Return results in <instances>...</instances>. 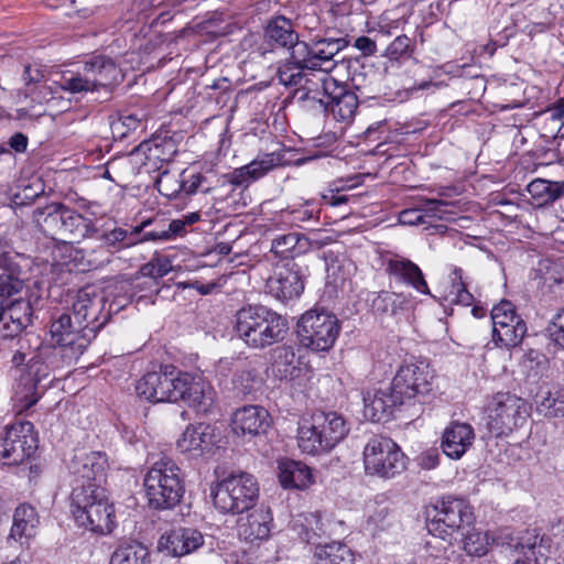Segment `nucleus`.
<instances>
[{
	"label": "nucleus",
	"mask_w": 564,
	"mask_h": 564,
	"mask_svg": "<svg viewBox=\"0 0 564 564\" xmlns=\"http://www.w3.org/2000/svg\"><path fill=\"white\" fill-rule=\"evenodd\" d=\"M83 354L52 341L41 345L30 358L25 352L17 350L11 358V364L19 372L17 386L19 400L25 402L26 408L34 405L47 388V384L42 382L50 377L51 371L70 365Z\"/></svg>",
	"instance_id": "f257e3e1"
},
{
	"label": "nucleus",
	"mask_w": 564,
	"mask_h": 564,
	"mask_svg": "<svg viewBox=\"0 0 564 564\" xmlns=\"http://www.w3.org/2000/svg\"><path fill=\"white\" fill-rule=\"evenodd\" d=\"M235 330L245 344L264 349L284 339L289 330L286 318L264 305H246L235 315Z\"/></svg>",
	"instance_id": "f03ea898"
},
{
	"label": "nucleus",
	"mask_w": 564,
	"mask_h": 564,
	"mask_svg": "<svg viewBox=\"0 0 564 564\" xmlns=\"http://www.w3.org/2000/svg\"><path fill=\"white\" fill-rule=\"evenodd\" d=\"M143 487L149 508L156 511L174 509L185 494L181 468L167 456L161 457L148 469Z\"/></svg>",
	"instance_id": "7ed1b4c3"
},
{
	"label": "nucleus",
	"mask_w": 564,
	"mask_h": 564,
	"mask_svg": "<svg viewBox=\"0 0 564 564\" xmlns=\"http://www.w3.org/2000/svg\"><path fill=\"white\" fill-rule=\"evenodd\" d=\"M151 224H154L151 220H144L139 226L133 227L131 230H127L120 227H115L112 229L99 228L93 221V229L96 232L87 234L86 238H95L98 241L102 242V245L98 248V250H91L90 257L97 253L100 257H94L87 259L85 263L84 250L75 248L70 243H65L64 249L68 252L69 261H65L66 264L74 262V267L78 268L82 271L98 269L110 262L111 251L108 248L121 249L133 246L138 242H143L142 235L145 231L147 227Z\"/></svg>",
	"instance_id": "20e7f679"
},
{
	"label": "nucleus",
	"mask_w": 564,
	"mask_h": 564,
	"mask_svg": "<svg viewBox=\"0 0 564 564\" xmlns=\"http://www.w3.org/2000/svg\"><path fill=\"white\" fill-rule=\"evenodd\" d=\"M214 507L224 514H241L252 510L259 499V484L253 475L231 473L210 488Z\"/></svg>",
	"instance_id": "39448f33"
},
{
	"label": "nucleus",
	"mask_w": 564,
	"mask_h": 564,
	"mask_svg": "<svg viewBox=\"0 0 564 564\" xmlns=\"http://www.w3.org/2000/svg\"><path fill=\"white\" fill-rule=\"evenodd\" d=\"M349 432V425L336 412H315L310 424L299 429V446L302 452L318 455L333 449Z\"/></svg>",
	"instance_id": "423d86ee"
},
{
	"label": "nucleus",
	"mask_w": 564,
	"mask_h": 564,
	"mask_svg": "<svg viewBox=\"0 0 564 564\" xmlns=\"http://www.w3.org/2000/svg\"><path fill=\"white\" fill-rule=\"evenodd\" d=\"M424 514L429 533L442 540H447L475 520L469 502L452 495L440 497L427 505Z\"/></svg>",
	"instance_id": "0eeeda50"
},
{
	"label": "nucleus",
	"mask_w": 564,
	"mask_h": 564,
	"mask_svg": "<svg viewBox=\"0 0 564 564\" xmlns=\"http://www.w3.org/2000/svg\"><path fill=\"white\" fill-rule=\"evenodd\" d=\"M33 220L40 230L52 239L86 238L87 234L96 232L93 220L78 214L62 203L47 204L33 212Z\"/></svg>",
	"instance_id": "6e6552de"
},
{
	"label": "nucleus",
	"mask_w": 564,
	"mask_h": 564,
	"mask_svg": "<svg viewBox=\"0 0 564 564\" xmlns=\"http://www.w3.org/2000/svg\"><path fill=\"white\" fill-rule=\"evenodd\" d=\"M528 401L510 391L495 393L487 404V430L494 437L511 434L530 416Z\"/></svg>",
	"instance_id": "1a4fd4ad"
},
{
	"label": "nucleus",
	"mask_w": 564,
	"mask_h": 564,
	"mask_svg": "<svg viewBox=\"0 0 564 564\" xmlns=\"http://www.w3.org/2000/svg\"><path fill=\"white\" fill-rule=\"evenodd\" d=\"M122 78L120 67L111 57L94 55L84 63L82 70L63 77L62 88L72 94L109 89L121 83Z\"/></svg>",
	"instance_id": "9d476101"
},
{
	"label": "nucleus",
	"mask_w": 564,
	"mask_h": 564,
	"mask_svg": "<svg viewBox=\"0 0 564 564\" xmlns=\"http://www.w3.org/2000/svg\"><path fill=\"white\" fill-rule=\"evenodd\" d=\"M434 371L423 360L403 362L397 370L390 386L405 408L425 403L433 391Z\"/></svg>",
	"instance_id": "9b49d317"
},
{
	"label": "nucleus",
	"mask_w": 564,
	"mask_h": 564,
	"mask_svg": "<svg viewBox=\"0 0 564 564\" xmlns=\"http://www.w3.org/2000/svg\"><path fill=\"white\" fill-rule=\"evenodd\" d=\"M365 471L371 476L393 478L406 467V457L391 438L373 435L364 448Z\"/></svg>",
	"instance_id": "f8f14e48"
},
{
	"label": "nucleus",
	"mask_w": 564,
	"mask_h": 564,
	"mask_svg": "<svg viewBox=\"0 0 564 564\" xmlns=\"http://www.w3.org/2000/svg\"><path fill=\"white\" fill-rule=\"evenodd\" d=\"M339 332L340 324L336 315L324 310H311L297 323L300 343L314 351L329 350Z\"/></svg>",
	"instance_id": "ddd939ff"
},
{
	"label": "nucleus",
	"mask_w": 564,
	"mask_h": 564,
	"mask_svg": "<svg viewBox=\"0 0 564 564\" xmlns=\"http://www.w3.org/2000/svg\"><path fill=\"white\" fill-rule=\"evenodd\" d=\"M262 39L270 52L284 51L297 62L308 56V43L300 39L296 23L282 14L267 19Z\"/></svg>",
	"instance_id": "4468645a"
},
{
	"label": "nucleus",
	"mask_w": 564,
	"mask_h": 564,
	"mask_svg": "<svg viewBox=\"0 0 564 564\" xmlns=\"http://www.w3.org/2000/svg\"><path fill=\"white\" fill-rule=\"evenodd\" d=\"M106 305V296L90 286L80 289L73 302L72 313L74 318L80 322L85 336L90 341L111 317L112 305H109L108 308Z\"/></svg>",
	"instance_id": "2eb2a0df"
},
{
	"label": "nucleus",
	"mask_w": 564,
	"mask_h": 564,
	"mask_svg": "<svg viewBox=\"0 0 564 564\" xmlns=\"http://www.w3.org/2000/svg\"><path fill=\"white\" fill-rule=\"evenodd\" d=\"M37 434L29 421L17 422L0 434V460L4 465H20L37 449Z\"/></svg>",
	"instance_id": "dca6fc26"
},
{
	"label": "nucleus",
	"mask_w": 564,
	"mask_h": 564,
	"mask_svg": "<svg viewBox=\"0 0 564 564\" xmlns=\"http://www.w3.org/2000/svg\"><path fill=\"white\" fill-rule=\"evenodd\" d=\"M181 371L173 366L143 375L135 383V394L150 403L177 402Z\"/></svg>",
	"instance_id": "f3484780"
},
{
	"label": "nucleus",
	"mask_w": 564,
	"mask_h": 564,
	"mask_svg": "<svg viewBox=\"0 0 564 564\" xmlns=\"http://www.w3.org/2000/svg\"><path fill=\"white\" fill-rule=\"evenodd\" d=\"M302 98L319 102L325 110H330L343 121L352 118L358 108L356 94L333 77L322 80V90H310Z\"/></svg>",
	"instance_id": "a211bd4d"
},
{
	"label": "nucleus",
	"mask_w": 564,
	"mask_h": 564,
	"mask_svg": "<svg viewBox=\"0 0 564 564\" xmlns=\"http://www.w3.org/2000/svg\"><path fill=\"white\" fill-rule=\"evenodd\" d=\"M492 338L498 346L513 348L521 344L527 334V324L517 314L514 305L502 300L491 310Z\"/></svg>",
	"instance_id": "6ab92c4d"
},
{
	"label": "nucleus",
	"mask_w": 564,
	"mask_h": 564,
	"mask_svg": "<svg viewBox=\"0 0 564 564\" xmlns=\"http://www.w3.org/2000/svg\"><path fill=\"white\" fill-rule=\"evenodd\" d=\"M308 267L301 261H285L276 264L268 279L269 292L281 301L299 297L305 288Z\"/></svg>",
	"instance_id": "aec40b11"
},
{
	"label": "nucleus",
	"mask_w": 564,
	"mask_h": 564,
	"mask_svg": "<svg viewBox=\"0 0 564 564\" xmlns=\"http://www.w3.org/2000/svg\"><path fill=\"white\" fill-rule=\"evenodd\" d=\"M177 402L184 401L197 413L207 414L215 408L216 391L203 376L181 371Z\"/></svg>",
	"instance_id": "412c9836"
},
{
	"label": "nucleus",
	"mask_w": 564,
	"mask_h": 564,
	"mask_svg": "<svg viewBox=\"0 0 564 564\" xmlns=\"http://www.w3.org/2000/svg\"><path fill=\"white\" fill-rule=\"evenodd\" d=\"M204 544V535L195 528L176 527L165 531L158 541V551L166 556L181 557Z\"/></svg>",
	"instance_id": "4be33fe9"
},
{
	"label": "nucleus",
	"mask_w": 564,
	"mask_h": 564,
	"mask_svg": "<svg viewBox=\"0 0 564 564\" xmlns=\"http://www.w3.org/2000/svg\"><path fill=\"white\" fill-rule=\"evenodd\" d=\"M50 337L54 344L67 346L70 349L83 352L90 344L89 338L85 336L80 322L74 318L73 313L68 312H62L52 317Z\"/></svg>",
	"instance_id": "5701e85b"
},
{
	"label": "nucleus",
	"mask_w": 564,
	"mask_h": 564,
	"mask_svg": "<svg viewBox=\"0 0 564 564\" xmlns=\"http://www.w3.org/2000/svg\"><path fill=\"white\" fill-rule=\"evenodd\" d=\"M42 300L40 282L35 281L33 289L28 288L24 296L18 299L2 297L0 311L26 329L33 326L36 318L35 312L40 307Z\"/></svg>",
	"instance_id": "b1692460"
},
{
	"label": "nucleus",
	"mask_w": 564,
	"mask_h": 564,
	"mask_svg": "<svg viewBox=\"0 0 564 564\" xmlns=\"http://www.w3.org/2000/svg\"><path fill=\"white\" fill-rule=\"evenodd\" d=\"M107 467V456L101 452L76 454L68 464V470L74 476L73 485L105 482Z\"/></svg>",
	"instance_id": "393cba45"
},
{
	"label": "nucleus",
	"mask_w": 564,
	"mask_h": 564,
	"mask_svg": "<svg viewBox=\"0 0 564 564\" xmlns=\"http://www.w3.org/2000/svg\"><path fill=\"white\" fill-rule=\"evenodd\" d=\"M395 395L392 387L379 389L364 394V416L371 422H388L394 413L404 409L402 401Z\"/></svg>",
	"instance_id": "a878e982"
},
{
	"label": "nucleus",
	"mask_w": 564,
	"mask_h": 564,
	"mask_svg": "<svg viewBox=\"0 0 564 564\" xmlns=\"http://www.w3.org/2000/svg\"><path fill=\"white\" fill-rule=\"evenodd\" d=\"M74 518L80 527L99 534L111 533L116 527L115 507L109 497L98 498L95 505L88 506L86 511H77Z\"/></svg>",
	"instance_id": "bb28decb"
},
{
	"label": "nucleus",
	"mask_w": 564,
	"mask_h": 564,
	"mask_svg": "<svg viewBox=\"0 0 564 564\" xmlns=\"http://www.w3.org/2000/svg\"><path fill=\"white\" fill-rule=\"evenodd\" d=\"M271 416L262 406L245 405L236 410L231 417V429L236 435L257 436L267 433Z\"/></svg>",
	"instance_id": "cd10ccee"
},
{
	"label": "nucleus",
	"mask_w": 564,
	"mask_h": 564,
	"mask_svg": "<svg viewBox=\"0 0 564 564\" xmlns=\"http://www.w3.org/2000/svg\"><path fill=\"white\" fill-rule=\"evenodd\" d=\"M216 441L215 426L202 422L196 425H188L177 441L176 446L182 453L204 456L213 452Z\"/></svg>",
	"instance_id": "c85d7f7f"
},
{
	"label": "nucleus",
	"mask_w": 564,
	"mask_h": 564,
	"mask_svg": "<svg viewBox=\"0 0 564 564\" xmlns=\"http://www.w3.org/2000/svg\"><path fill=\"white\" fill-rule=\"evenodd\" d=\"M387 273L399 283L413 288L422 294H430V289L420 267L403 257L391 258L386 262Z\"/></svg>",
	"instance_id": "c756f323"
},
{
	"label": "nucleus",
	"mask_w": 564,
	"mask_h": 564,
	"mask_svg": "<svg viewBox=\"0 0 564 564\" xmlns=\"http://www.w3.org/2000/svg\"><path fill=\"white\" fill-rule=\"evenodd\" d=\"M348 45L345 37L315 36L308 44V61L316 64V69H332L336 55Z\"/></svg>",
	"instance_id": "7c9ffc66"
},
{
	"label": "nucleus",
	"mask_w": 564,
	"mask_h": 564,
	"mask_svg": "<svg viewBox=\"0 0 564 564\" xmlns=\"http://www.w3.org/2000/svg\"><path fill=\"white\" fill-rule=\"evenodd\" d=\"M19 254L0 252V297H12L24 288L23 270Z\"/></svg>",
	"instance_id": "2f4dec72"
},
{
	"label": "nucleus",
	"mask_w": 564,
	"mask_h": 564,
	"mask_svg": "<svg viewBox=\"0 0 564 564\" xmlns=\"http://www.w3.org/2000/svg\"><path fill=\"white\" fill-rule=\"evenodd\" d=\"M474 437V430L469 424L454 422L443 433L442 451L449 458L458 459L471 446Z\"/></svg>",
	"instance_id": "473e14b6"
},
{
	"label": "nucleus",
	"mask_w": 564,
	"mask_h": 564,
	"mask_svg": "<svg viewBox=\"0 0 564 564\" xmlns=\"http://www.w3.org/2000/svg\"><path fill=\"white\" fill-rule=\"evenodd\" d=\"M376 316L401 318L411 308V299L403 293L381 291L368 300Z\"/></svg>",
	"instance_id": "72a5a7b5"
},
{
	"label": "nucleus",
	"mask_w": 564,
	"mask_h": 564,
	"mask_svg": "<svg viewBox=\"0 0 564 564\" xmlns=\"http://www.w3.org/2000/svg\"><path fill=\"white\" fill-rule=\"evenodd\" d=\"M311 249L310 239L301 232H289L276 236L272 239L270 251L274 257L285 261H296L295 259L305 254Z\"/></svg>",
	"instance_id": "f704fd0d"
},
{
	"label": "nucleus",
	"mask_w": 564,
	"mask_h": 564,
	"mask_svg": "<svg viewBox=\"0 0 564 564\" xmlns=\"http://www.w3.org/2000/svg\"><path fill=\"white\" fill-rule=\"evenodd\" d=\"M271 373L279 380H294L301 375L300 361L292 346L282 345L271 350Z\"/></svg>",
	"instance_id": "c9c22d12"
},
{
	"label": "nucleus",
	"mask_w": 564,
	"mask_h": 564,
	"mask_svg": "<svg viewBox=\"0 0 564 564\" xmlns=\"http://www.w3.org/2000/svg\"><path fill=\"white\" fill-rule=\"evenodd\" d=\"M273 517L270 508L260 507L248 512L246 521L239 524V532L246 540H265L270 536Z\"/></svg>",
	"instance_id": "e433bc0d"
},
{
	"label": "nucleus",
	"mask_w": 564,
	"mask_h": 564,
	"mask_svg": "<svg viewBox=\"0 0 564 564\" xmlns=\"http://www.w3.org/2000/svg\"><path fill=\"white\" fill-rule=\"evenodd\" d=\"M139 149L144 152L149 161L171 162L178 152V145L170 131L155 133L149 141L140 143Z\"/></svg>",
	"instance_id": "4c0bfd02"
},
{
	"label": "nucleus",
	"mask_w": 564,
	"mask_h": 564,
	"mask_svg": "<svg viewBox=\"0 0 564 564\" xmlns=\"http://www.w3.org/2000/svg\"><path fill=\"white\" fill-rule=\"evenodd\" d=\"M278 477L281 486L285 489H304L314 481L307 465L290 459L279 463Z\"/></svg>",
	"instance_id": "58836bf2"
},
{
	"label": "nucleus",
	"mask_w": 564,
	"mask_h": 564,
	"mask_svg": "<svg viewBox=\"0 0 564 564\" xmlns=\"http://www.w3.org/2000/svg\"><path fill=\"white\" fill-rule=\"evenodd\" d=\"M306 542L315 545L316 564H352L354 554L350 549L339 542L323 544L314 536H307Z\"/></svg>",
	"instance_id": "ea45409f"
},
{
	"label": "nucleus",
	"mask_w": 564,
	"mask_h": 564,
	"mask_svg": "<svg viewBox=\"0 0 564 564\" xmlns=\"http://www.w3.org/2000/svg\"><path fill=\"white\" fill-rule=\"evenodd\" d=\"M37 524L36 510L31 505L22 503L14 510L13 523L8 539L19 541L22 538H31L35 534Z\"/></svg>",
	"instance_id": "a19ab883"
},
{
	"label": "nucleus",
	"mask_w": 564,
	"mask_h": 564,
	"mask_svg": "<svg viewBox=\"0 0 564 564\" xmlns=\"http://www.w3.org/2000/svg\"><path fill=\"white\" fill-rule=\"evenodd\" d=\"M104 482H91V485H73L70 492L72 513L75 517L77 511H86L88 506L95 505L98 498L107 499L108 491L102 487Z\"/></svg>",
	"instance_id": "79ce46f5"
},
{
	"label": "nucleus",
	"mask_w": 564,
	"mask_h": 564,
	"mask_svg": "<svg viewBox=\"0 0 564 564\" xmlns=\"http://www.w3.org/2000/svg\"><path fill=\"white\" fill-rule=\"evenodd\" d=\"M151 555L148 547L137 541L121 542L110 557V564H150Z\"/></svg>",
	"instance_id": "37998d69"
},
{
	"label": "nucleus",
	"mask_w": 564,
	"mask_h": 564,
	"mask_svg": "<svg viewBox=\"0 0 564 564\" xmlns=\"http://www.w3.org/2000/svg\"><path fill=\"white\" fill-rule=\"evenodd\" d=\"M273 159L267 156L263 160H254L251 163L236 169L232 172L225 175L227 181L235 186H242L249 181H256L267 174L274 167Z\"/></svg>",
	"instance_id": "c03bdc74"
},
{
	"label": "nucleus",
	"mask_w": 564,
	"mask_h": 564,
	"mask_svg": "<svg viewBox=\"0 0 564 564\" xmlns=\"http://www.w3.org/2000/svg\"><path fill=\"white\" fill-rule=\"evenodd\" d=\"M308 56H304L302 61H294L292 55L279 67L276 76L279 82L286 87L301 86L304 78V70H316V64H312Z\"/></svg>",
	"instance_id": "a18cd8bd"
},
{
	"label": "nucleus",
	"mask_w": 564,
	"mask_h": 564,
	"mask_svg": "<svg viewBox=\"0 0 564 564\" xmlns=\"http://www.w3.org/2000/svg\"><path fill=\"white\" fill-rule=\"evenodd\" d=\"M533 402L536 412L544 417H564V394L561 391L541 389L534 395Z\"/></svg>",
	"instance_id": "49530a36"
},
{
	"label": "nucleus",
	"mask_w": 564,
	"mask_h": 564,
	"mask_svg": "<svg viewBox=\"0 0 564 564\" xmlns=\"http://www.w3.org/2000/svg\"><path fill=\"white\" fill-rule=\"evenodd\" d=\"M531 197L539 206L553 204L564 196V183L536 178L527 187Z\"/></svg>",
	"instance_id": "de8ad7c7"
},
{
	"label": "nucleus",
	"mask_w": 564,
	"mask_h": 564,
	"mask_svg": "<svg viewBox=\"0 0 564 564\" xmlns=\"http://www.w3.org/2000/svg\"><path fill=\"white\" fill-rule=\"evenodd\" d=\"M415 51V42L408 35L397 36L386 48L384 56L390 62L402 63L412 58Z\"/></svg>",
	"instance_id": "09e8293b"
},
{
	"label": "nucleus",
	"mask_w": 564,
	"mask_h": 564,
	"mask_svg": "<svg viewBox=\"0 0 564 564\" xmlns=\"http://www.w3.org/2000/svg\"><path fill=\"white\" fill-rule=\"evenodd\" d=\"M142 128V118L137 113L128 111L121 112L119 117L110 122V129L113 138L123 140L131 132Z\"/></svg>",
	"instance_id": "8fccbe9b"
},
{
	"label": "nucleus",
	"mask_w": 564,
	"mask_h": 564,
	"mask_svg": "<svg viewBox=\"0 0 564 564\" xmlns=\"http://www.w3.org/2000/svg\"><path fill=\"white\" fill-rule=\"evenodd\" d=\"M490 544L491 538L487 532L473 529L466 533L463 549L470 556L481 557L488 553Z\"/></svg>",
	"instance_id": "3c124183"
},
{
	"label": "nucleus",
	"mask_w": 564,
	"mask_h": 564,
	"mask_svg": "<svg viewBox=\"0 0 564 564\" xmlns=\"http://www.w3.org/2000/svg\"><path fill=\"white\" fill-rule=\"evenodd\" d=\"M187 232L184 221L180 219H173L162 230H145L142 235L143 240L148 241H169L176 237H183Z\"/></svg>",
	"instance_id": "603ef678"
},
{
	"label": "nucleus",
	"mask_w": 564,
	"mask_h": 564,
	"mask_svg": "<svg viewBox=\"0 0 564 564\" xmlns=\"http://www.w3.org/2000/svg\"><path fill=\"white\" fill-rule=\"evenodd\" d=\"M180 176L181 178L178 180V188H181L182 199L197 193L198 191L206 194L213 189V186H204V183L207 182V176L202 173L187 175L185 170L181 173Z\"/></svg>",
	"instance_id": "864d4df0"
},
{
	"label": "nucleus",
	"mask_w": 564,
	"mask_h": 564,
	"mask_svg": "<svg viewBox=\"0 0 564 564\" xmlns=\"http://www.w3.org/2000/svg\"><path fill=\"white\" fill-rule=\"evenodd\" d=\"M172 270L171 261L167 258H154L140 268L139 273L143 278H150L151 282L158 286V280L166 275Z\"/></svg>",
	"instance_id": "5fc2aeb1"
},
{
	"label": "nucleus",
	"mask_w": 564,
	"mask_h": 564,
	"mask_svg": "<svg viewBox=\"0 0 564 564\" xmlns=\"http://www.w3.org/2000/svg\"><path fill=\"white\" fill-rule=\"evenodd\" d=\"M155 186L161 195L167 197L170 200H182L181 188L178 180L171 177L167 170L160 173V176L155 181ZM175 207H180L178 203L174 204Z\"/></svg>",
	"instance_id": "6e6d98bb"
},
{
	"label": "nucleus",
	"mask_w": 564,
	"mask_h": 564,
	"mask_svg": "<svg viewBox=\"0 0 564 564\" xmlns=\"http://www.w3.org/2000/svg\"><path fill=\"white\" fill-rule=\"evenodd\" d=\"M257 382V370L251 368L236 371L232 378L234 389L240 395L250 394L254 390Z\"/></svg>",
	"instance_id": "4d7b16f0"
},
{
	"label": "nucleus",
	"mask_w": 564,
	"mask_h": 564,
	"mask_svg": "<svg viewBox=\"0 0 564 564\" xmlns=\"http://www.w3.org/2000/svg\"><path fill=\"white\" fill-rule=\"evenodd\" d=\"M540 538L535 529L525 530L517 536V553L523 554L528 561H531L530 553L535 554Z\"/></svg>",
	"instance_id": "13d9d810"
},
{
	"label": "nucleus",
	"mask_w": 564,
	"mask_h": 564,
	"mask_svg": "<svg viewBox=\"0 0 564 564\" xmlns=\"http://www.w3.org/2000/svg\"><path fill=\"white\" fill-rule=\"evenodd\" d=\"M291 217V221L297 226L305 223H318L319 210L316 209L312 204L306 202L304 205L299 208H293L289 212Z\"/></svg>",
	"instance_id": "bf43d9fd"
},
{
	"label": "nucleus",
	"mask_w": 564,
	"mask_h": 564,
	"mask_svg": "<svg viewBox=\"0 0 564 564\" xmlns=\"http://www.w3.org/2000/svg\"><path fill=\"white\" fill-rule=\"evenodd\" d=\"M24 330L23 326L0 311V343L17 339Z\"/></svg>",
	"instance_id": "052dcab7"
},
{
	"label": "nucleus",
	"mask_w": 564,
	"mask_h": 564,
	"mask_svg": "<svg viewBox=\"0 0 564 564\" xmlns=\"http://www.w3.org/2000/svg\"><path fill=\"white\" fill-rule=\"evenodd\" d=\"M490 538L492 546L500 549L501 553H517V536H513L512 532L508 529L500 530L496 535Z\"/></svg>",
	"instance_id": "680f3d73"
},
{
	"label": "nucleus",
	"mask_w": 564,
	"mask_h": 564,
	"mask_svg": "<svg viewBox=\"0 0 564 564\" xmlns=\"http://www.w3.org/2000/svg\"><path fill=\"white\" fill-rule=\"evenodd\" d=\"M307 527L305 529L304 535L302 539L306 541L307 536H314L318 541H322L323 535L326 533V530L324 528V523L322 521V517L319 513H311L308 517L305 518Z\"/></svg>",
	"instance_id": "e2e57ef3"
},
{
	"label": "nucleus",
	"mask_w": 564,
	"mask_h": 564,
	"mask_svg": "<svg viewBox=\"0 0 564 564\" xmlns=\"http://www.w3.org/2000/svg\"><path fill=\"white\" fill-rule=\"evenodd\" d=\"M448 205L447 202L441 199H426L423 204L421 212H424V218L444 219V208Z\"/></svg>",
	"instance_id": "0e129e2a"
},
{
	"label": "nucleus",
	"mask_w": 564,
	"mask_h": 564,
	"mask_svg": "<svg viewBox=\"0 0 564 564\" xmlns=\"http://www.w3.org/2000/svg\"><path fill=\"white\" fill-rule=\"evenodd\" d=\"M417 460L423 469H433L440 464V453L436 448H430L423 452Z\"/></svg>",
	"instance_id": "69168bd1"
},
{
	"label": "nucleus",
	"mask_w": 564,
	"mask_h": 564,
	"mask_svg": "<svg viewBox=\"0 0 564 564\" xmlns=\"http://www.w3.org/2000/svg\"><path fill=\"white\" fill-rule=\"evenodd\" d=\"M547 337L557 346L564 348V326L560 327L554 321H551L546 329Z\"/></svg>",
	"instance_id": "338daca9"
},
{
	"label": "nucleus",
	"mask_w": 564,
	"mask_h": 564,
	"mask_svg": "<svg viewBox=\"0 0 564 564\" xmlns=\"http://www.w3.org/2000/svg\"><path fill=\"white\" fill-rule=\"evenodd\" d=\"M542 116L546 118V120L557 123L564 118V101L563 102H554L552 106L547 107Z\"/></svg>",
	"instance_id": "774afa93"
}]
</instances>
